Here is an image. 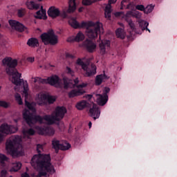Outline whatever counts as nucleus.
I'll return each instance as SVG.
<instances>
[{"mask_svg":"<svg viewBox=\"0 0 177 177\" xmlns=\"http://www.w3.org/2000/svg\"><path fill=\"white\" fill-rule=\"evenodd\" d=\"M3 66H6V71L8 75L12 76V82L17 86H20L23 84L24 96L25 97V106L28 110H24L23 111V117L28 125L31 127L32 124H42L44 121L48 122V124H55L56 121H62V118H64V115L67 113V109L64 106H57L55 111L51 115H46L44 117L39 115H34L37 113L35 109V103H30L27 100L28 97V83L27 81L24 82V80L21 78V73H19L16 69L17 67L18 61L16 59H12L10 57H6L2 60Z\"/></svg>","mask_w":177,"mask_h":177,"instance_id":"1","label":"nucleus"},{"mask_svg":"<svg viewBox=\"0 0 177 177\" xmlns=\"http://www.w3.org/2000/svg\"><path fill=\"white\" fill-rule=\"evenodd\" d=\"M51 158L49 156H35L31 160L30 164L35 169L39 171L37 177L52 176L56 172L55 166L50 162Z\"/></svg>","mask_w":177,"mask_h":177,"instance_id":"2","label":"nucleus"},{"mask_svg":"<svg viewBox=\"0 0 177 177\" xmlns=\"http://www.w3.org/2000/svg\"><path fill=\"white\" fill-rule=\"evenodd\" d=\"M82 27L86 28V35H87L90 39H95V38H97V35H99V34L102 35V34L104 32L103 24L99 21L95 23L92 21H82Z\"/></svg>","mask_w":177,"mask_h":177,"instance_id":"3","label":"nucleus"},{"mask_svg":"<svg viewBox=\"0 0 177 177\" xmlns=\"http://www.w3.org/2000/svg\"><path fill=\"white\" fill-rule=\"evenodd\" d=\"M19 147H21V136H20L10 137L6 143V149L12 157L20 156L18 150Z\"/></svg>","mask_w":177,"mask_h":177,"instance_id":"4","label":"nucleus"},{"mask_svg":"<svg viewBox=\"0 0 177 177\" xmlns=\"http://www.w3.org/2000/svg\"><path fill=\"white\" fill-rule=\"evenodd\" d=\"M34 80L35 84H49L52 86H55V88H62L63 85V80L56 75H53L47 79H42L39 77H32Z\"/></svg>","mask_w":177,"mask_h":177,"instance_id":"5","label":"nucleus"},{"mask_svg":"<svg viewBox=\"0 0 177 177\" xmlns=\"http://www.w3.org/2000/svg\"><path fill=\"white\" fill-rule=\"evenodd\" d=\"M89 62H91V59H88L87 64H85L80 58L77 59L76 62V64L78 66H81L82 68L85 71V77H92V75L96 74V66L93 64L89 65Z\"/></svg>","mask_w":177,"mask_h":177,"instance_id":"6","label":"nucleus"},{"mask_svg":"<svg viewBox=\"0 0 177 177\" xmlns=\"http://www.w3.org/2000/svg\"><path fill=\"white\" fill-rule=\"evenodd\" d=\"M40 38L44 45L55 46L59 42V37L53 32H44L40 35Z\"/></svg>","mask_w":177,"mask_h":177,"instance_id":"7","label":"nucleus"},{"mask_svg":"<svg viewBox=\"0 0 177 177\" xmlns=\"http://www.w3.org/2000/svg\"><path fill=\"white\" fill-rule=\"evenodd\" d=\"M36 101L39 106H46V104H53L56 102V97L55 96L39 93L37 95Z\"/></svg>","mask_w":177,"mask_h":177,"instance_id":"8","label":"nucleus"},{"mask_svg":"<svg viewBox=\"0 0 177 177\" xmlns=\"http://www.w3.org/2000/svg\"><path fill=\"white\" fill-rule=\"evenodd\" d=\"M110 93V88L104 87L102 91V94H98L97 99V103L99 106H104L107 102H109V95L107 93Z\"/></svg>","mask_w":177,"mask_h":177,"instance_id":"9","label":"nucleus"},{"mask_svg":"<svg viewBox=\"0 0 177 177\" xmlns=\"http://www.w3.org/2000/svg\"><path fill=\"white\" fill-rule=\"evenodd\" d=\"M47 13L50 17H52V19H56V17H59V16L60 17H63V19H66V17H67L66 12H60L59 8L54 6L50 7Z\"/></svg>","mask_w":177,"mask_h":177,"instance_id":"10","label":"nucleus"},{"mask_svg":"<svg viewBox=\"0 0 177 177\" xmlns=\"http://www.w3.org/2000/svg\"><path fill=\"white\" fill-rule=\"evenodd\" d=\"M36 131L39 135H44L45 136H53L55 135V129L52 127H35Z\"/></svg>","mask_w":177,"mask_h":177,"instance_id":"11","label":"nucleus"},{"mask_svg":"<svg viewBox=\"0 0 177 177\" xmlns=\"http://www.w3.org/2000/svg\"><path fill=\"white\" fill-rule=\"evenodd\" d=\"M0 132H1V133H6V135L16 133V132H17V127L8 124H3L0 127Z\"/></svg>","mask_w":177,"mask_h":177,"instance_id":"12","label":"nucleus"},{"mask_svg":"<svg viewBox=\"0 0 177 177\" xmlns=\"http://www.w3.org/2000/svg\"><path fill=\"white\" fill-rule=\"evenodd\" d=\"M8 23L12 30H16V31H19V32H23V31L27 28L24 25H23V24L16 20L10 19Z\"/></svg>","mask_w":177,"mask_h":177,"instance_id":"13","label":"nucleus"},{"mask_svg":"<svg viewBox=\"0 0 177 177\" xmlns=\"http://www.w3.org/2000/svg\"><path fill=\"white\" fill-rule=\"evenodd\" d=\"M64 82V89H68V88H75L77 86L76 85H78L80 84V80L78 77L74 80V83H73V80L68 79V77H64L63 78Z\"/></svg>","mask_w":177,"mask_h":177,"instance_id":"14","label":"nucleus"},{"mask_svg":"<svg viewBox=\"0 0 177 177\" xmlns=\"http://www.w3.org/2000/svg\"><path fill=\"white\" fill-rule=\"evenodd\" d=\"M88 114L93 120H97L100 117V109L96 104H93L92 107L90 108Z\"/></svg>","mask_w":177,"mask_h":177,"instance_id":"15","label":"nucleus"},{"mask_svg":"<svg viewBox=\"0 0 177 177\" xmlns=\"http://www.w3.org/2000/svg\"><path fill=\"white\" fill-rule=\"evenodd\" d=\"M82 46L84 48H86V50L89 52L90 53H92L95 52L96 49V44H95L91 40H89V39H86L83 43Z\"/></svg>","mask_w":177,"mask_h":177,"instance_id":"16","label":"nucleus"},{"mask_svg":"<svg viewBox=\"0 0 177 177\" xmlns=\"http://www.w3.org/2000/svg\"><path fill=\"white\" fill-rule=\"evenodd\" d=\"M100 46V52L101 55H104L106 53V50L110 48V41L109 40H102L99 44Z\"/></svg>","mask_w":177,"mask_h":177,"instance_id":"17","label":"nucleus"},{"mask_svg":"<svg viewBox=\"0 0 177 177\" xmlns=\"http://www.w3.org/2000/svg\"><path fill=\"white\" fill-rule=\"evenodd\" d=\"M115 2H117V0H109V3L104 10L106 19H111V4L115 3Z\"/></svg>","mask_w":177,"mask_h":177,"instance_id":"18","label":"nucleus"},{"mask_svg":"<svg viewBox=\"0 0 177 177\" xmlns=\"http://www.w3.org/2000/svg\"><path fill=\"white\" fill-rule=\"evenodd\" d=\"M85 91L84 89H73L71 91L68 95V97H75L76 96H81L82 95H84Z\"/></svg>","mask_w":177,"mask_h":177,"instance_id":"19","label":"nucleus"},{"mask_svg":"<svg viewBox=\"0 0 177 177\" xmlns=\"http://www.w3.org/2000/svg\"><path fill=\"white\" fill-rule=\"evenodd\" d=\"M27 45L30 48H38V46H39V41H38V39L35 37H31L28 39Z\"/></svg>","mask_w":177,"mask_h":177,"instance_id":"20","label":"nucleus"},{"mask_svg":"<svg viewBox=\"0 0 177 177\" xmlns=\"http://www.w3.org/2000/svg\"><path fill=\"white\" fill-rule=\"evenodd\" d=\"M75 107L77 109V110H84V109L89 107V102H88L86 100H82L77 102Z\"/></svg>","mask_w":177,"mask_h":177,"instance_id":"21","label":"nucleus"},{"mask_svg":"<svg viewBox=\"0 0 177 177\" xmlns=\"http://www.w3.org/2000/svg\"><path fill=\"white\" fill-rule=\"evenodd\" d=\"M22 133L24 135V138H27V139H30V136H32L35 135V130L33 129H23Z\"/></svg>","mask_w":177,"mask_h":177,"instance_id":"22","label":"nucleus"},{"mask_svg":"<svg viewBox=\"0 0 177 177\" xmlns=\"http://www.w3.org/2000/svg\"><path fill=\"white\" fill-rule=\"evenodd\" d=\"M139 23V26H140V28H141V31H140V32H141L142 34V31H145V30H146L147 31H149V32H150V30L148 29L147 27H149V22L145 21V20H139L138 21Z\"/></svg>","mask_w":177,"mask_h":177,"instance_id":"23","label":"nucleus"},{"mask_svg":"<svg viewBox=\"0 0 177 177\" xmlns=\"http://www.w3.org/2000/svg\"><path fill=\"white\" fill-rule=\"evenodd\" d=\"M105 80H109V77L107 75H106V74L97 75L95 77V85H101L102 82H103V81Z\"/></svg>","mask_w":177,"mask_h":177,"instance_id":"24","label":"nucleus"},{"mask_svg":"<svg viewBox=\"0 0 177 177\" xmlns=\"http://www.w3.org/2000/svg\"><path fill=\"white\" fill-rule=\"evenodd\" d=\"M52 146L53 149L55 150V152L58 153L59 150H60L62 143H60V141L57 138H53L52 140Z\"/></svg>","mask_w":177,"mask_h":177,"instance_id":"25","label":"nucleus"},{"mask_svg":"<svg viewBox=\"0 0 177 177\" xmlns=\"http://www.w3.org/2000/svg\"><path fill=\"white\" fill-rule=\"evenodd\" d=\"M68 9L67 10L68 13H73L77 9V5L75 4V0H69L68 1Z\"/></svg>","mask_w":177,"mask_h":177,"instance_id":"26","label":"nucleus"},{"mask_svg":"<svg viewBox=\"0 0 177 177\" xmlns=\"http://www.w3.org/2000/svg\"><path fill=\"white\" fill-rule=\"evenodd\" d=\"M70 26L73 28H84V26H82V22L81 24L78 23L75 19H71L68 21Z\"/></svg>","mask_w":177,"mask_h":177,"instance_id":"27","label":"nucleus"},{"mask_svg":"<svg viewBox=\"0 0 177 177\" xmlns=\"http://www.w3.org/2000/svg\"><path fill=\"white\" fill-rule=\"evenodd\" d=\"M26 6L28 8V9H35V10H37V9H39V4L38 3H35L34 1H27L26 2Z\"/></svg>","mask_w":177,"mask_h":177,"instance_id":"28","label":"nucleus"},{"mask_svg":"<svg viewBox=\"0 0 177 177\" xmlns=\"http://www.w3.org/2000/svg\"><path fill=\"white\" fill-rule=\"evenodd\" d=\"M37 151L38 154H36L35 156H39V157H42L44 156H48L50 158V155H49V154H41V153H42V151H44V146L42 145L38 144L37 145ZM34 156L32 158H32H34Z\"/></svg>","mask_w":177,"mask_h":177,"instance_id":"29","label":"nucleus"},{"mask_svg":"<svg viewBox=\"0 0 177 177\" xmlns=\"http://www.w3.org/2000/svg\"><path fill=\"white\" fill-rule=\"evenodd\" d=\"M115 32L118 38H120L121 39H124V38H125V31H124V28H118Z\"/></svg>","mask_w":177,"mask_h":177,"instance_id":"30","label":"nucleus"},{"mask_svg":"<svg viewBox=\"0 0 177 177\" xmlns=\"http://www.w3.org/2000/svg\"><path fill=\"white\" fill-rule=\"evenodd\" d=\"M21 168V162H17L13 163L12 167L10 169V172H17Z\"/></svg>","mask_w":177,"mask_h":177,"instance_id":"31","label":"nucleus"},{"mask_svg":"<svg viewBox=\"0 0 177 177\" xmlns=\"http://www.w3.org/2000/svg\"><path fill=\"white\" fill-rule=\"evenodd\" d=\"M46 17V12L42 10H39L36 12L35 17L36 19H45Z\"/></svg>","mask_w":177,"mask_h":177,"instance_id":"32","label":"nucleus"},{"mask_svg":"<svg viewBox=\"0 0 177 177\" xmlns=\"http://www.w3.org/2000/svg\"><path fill=\"white\" fill-rule=\"evenodd\" d=\"M126 21H127L129 26L131 28L133 32H134L136 34H142V32H138V30L135 28V24L131 19H127Z\"/></svg>","mask_w":177,"mask_h":177,"instance_id":"33","label":"nucleus"},{"mask_svg":"<svg viewBox=\"0 0 177 177\" xmlns=\"http://www.w3.org/2000/svg\"><path fill=\"white\" fill-rule=\"evenodd\" d=\"M75 42H81V41H84L85 39V35L82 32H79L76 36H75Z\"/></svg>","mask_w":177,"mask_h":177,"instance_id":"34","label":"nucleus"},{"mask_svg":"<svg viewBox=\"0 0 177 177\" xmlns=\"http://www.w3.org/2000/svg\"><path fill=\"white\" fill-rule=\"evenodd\" d=\"M155 6H156L153 4L148 5L147 7H145L144 13H145L146 15H149V13H151V12L154 10Z\"/></svg>","mask_w":177,"mask_h":177,"instance_id":"35","label":"nucleus"},{"mask_svg":"<svg viewBox=\"0 0 177 177\" xmlns=\"http://www.w3.org/2000/svg\"><path fill=\"white\" fill-rule=\"evenodd\" d=\"M71 147V145H70V143L65 141L61 143V147L59 150L66 151V150H68Z\"/></svg>","mask_w":177,"mask_h":177,"instance_id":"36","label":"nucleus"},{"mask_svg":"<svg viewBox=\"0 0 177 177\" xmlns=\"http://www.w3.org/2000/svg\"><path fill=\"white\" fill-rule=\"evenodd\" d=\"M126 9H129L130 10H136V4L135 2H129L126 7Z\"/></svg>","mask_w":177,"mask_h":177,"instance_id":"37","label":"nucleus"},{"mask_svg":"<svg viewBox=\"0 0 177 177\" xmlns=\"http://www.w3.org/2000/svg\"><path fill=\"white\" fill-rule=\"evenodd\" d=\"M5 161H8V157L2 153H0V164H1L3 167H5Z\"/></svg>","mask_w":177,"mask_h":177,"instance_id":"38","label":"nucleus"},{"mask_svg":"<svg viewBox=\"0 0 177 177\" xmlns=\"http://www.w3.org/2000/svg\"><path fill=\"white\" fill-rule=\"evenodd\" d=\"M15 100L17 102L18 104L21 106L23 104V100H21V95L19 93H16L15 95Z\"/></svg>","mask_w":177,"mask_h":177,"instance_id":"39","label":"nucleus"},{"mask_svg":"<svg viewBox=\"0 0 177 177\" xmlns=\"http://www.w3.org/2000/svg\"><path fill=\"white\" fill-rule=\"evenodd\" d=\"M26 15V9L20 8L17 10V16L18 17H23Z\"/></svg>","mask_w":177,"mask_h":177,"instance_id":"40","label":"nucleus"},{"mask_svg":"<svg viewBox=\"0 0 177 177\" xmlns=\"http://www.w3.org/2000/svg\"><path fill=\"white\" fill-rule=\"evenodd\" d=\"M133 17H135V19H137L138 20H140V19H142V12L135 10Z\"/></svg>","mask_w":177,"mask_h":177,"instance_id":"41","label":"nucleus"},{"mask_svg":"<svg viewBox=\"0 0 177 177\" xmlns=\"http://www.w3.org/2000/svg\"><path fill=\"white\" fill-rule=\"evenodd\" d=\"M135 13V10L128 11L125 15V20H128V17H133Z\"/></svg>","mask_w":177,"mask_h":177,"instance_id":"42","label":"nucleus"},{"mask_svg":"<svg viewBox=\"0 0 177 177\" xmlns=\"http://www.w3.org/2000/svg\"><path fill=\"white\" fill-rule=\"evenodd\" d=\"M129 2V0H122L121 2V9H127V5H128Z\"/></svg>","mask_w":177,"mask_h":177,"instance_id":"43","label":"nucleus"},{"mask_svg":"<svg viewBox=\"0 0 177 177\" xmlns=\"http://www.w3.org/2000/svg\"><path fill=\"white\" fill-rule=\"evenodd\" d=\"M10 104L9 103L5 102V101H0V106L4 107V109H8L9 107Z\"/></svg>","mask_w":177,"mask_h":177,"instance_id":"44","label":"nucleus"},{"mask_svg":"<svg viewBox=\"0 0 177 177\" xmlns=\"http://www.w3.org/2000/svg\"><path fill=\"white\" fill-rule=\"evenodd\" d=\"M66 73L71 77H74V71H73L70 67L66 66Z\"/></svg>","mask_w":177,"mask_h":177,"instance_id":"45","label":"nucleus"},{"mask_svg":"<svg viewBox=\"0 0 177 177\" xmlns=\"http://www.w3.org/2000/svg\"><path fill=\"white\" fill-rule=\"evenodd\" d=\"M136 9L137 10H140L141 12H145V6H143V5H137V6H136Z\"/></svg>","mask_w":177,"mask_h":177,"instance_id":"46","label":"nucleus"},{"mask_svg":"<svg viewBox=\"0 0 177 177\" xmlns=\"http://www.w3.org/2000/svg\"><path fill=\"white\" fill-rule=\"evenodd\" d=\"M88 86V84L86 83H82L81 84L76 85V88L77 89H82V88H86Z\"/></svg>","mask_w":177,"mask_h":177,"instance_id":"47","label":"nucleus"},{"mask_svg":"<svg viewBox=\"0 0 177 177\" xmlns=\"http://www.w3.org/2000/svg\"><path fill=\"white\" fill-rule=\"evenodd\" d=\"M82 3L83 5H85L86 6L88 5H92V3H93V1L91 0H83Z\"/></svg>","mask_w":177,"mask_h":177,"instance_id":"48","label":"nucleus"},{"mask_svg":"<svg viewBox=\"0 0 177 177\" xmlns=\"http://www.w3.org/2000/svg\"><path fill=\"white\" fill-rule=\"evenodd\" d=\"M6 175H8V171L6 169H3L1 171V177H6Z\"/></svg>","mask_w":177,"mask_h":177,"instance_id":"49","label":"nucleus"},{"mask_svg":"<svg viewBox=\"0 0 177 177\" xmlns=\"http://www.w3.org/2000/svg\"><path fill=\"white\" fill-rule=\"evenodd\" d=\"M68 42H75V36L69 37L67 39Z\"/></svg>","mask_w":177,"mask_h":177,"instance_id":"50","label":"nucleus"},{"mask_svg":"<svg viewBox=\"0 0 177 177\" xmlns=\"http://www.w3.org/2000/svg\"><path fill=\"white\" fill-rule=\"evenodd\" d=\"M35 59V58L32 57H30L27 59L28 62H29L30 63H32L34 62V60Z\"/></svg>","mask_w":177,"mask_h":177,"instance_id":"51","label":"nucleus"},{"mask_svg":"<svg viewBox=\"0 0 177 177\" xmlns=\"http://www.w3.org/2000/svg\"><path fill=\"white\" fill-rule=\"evenodd\" d=\"M66 57L70 58V59H74V57H75L74 55H73L70 53H66Z\"/></svg>","mask_w":177,"mask_h":177,"instance_id":"52","label":"nucleus"},{"mask_svg":"<svg viewBox=\"0 0 177 177\" xmlns=\"http://www.w3.org/2000/svg\"><path fill=\"white\" fill-rule=\"evenodd\" d=\"M21 177H30V175H28V174H27V172H25L21 174Z\"/></svg>","mask_w":177,"mask_h":177,"instance_id":"53","label":"nucleus"},{"mask_svg":"<svg viewBox=\"0 0 177 177\" xmlns=\"http://www.w3.org/2000/svg\"><path fill=\"white\" fill-rule=\"evenodd\" d=\"M86 99H88V100H91V99H92V95H87L86 96Z\"/></svg>","mask_w":177,"mask_h":177,"instance_id":"54","label":"nucleus"},{"mask_svg":"<svg viewBox=\"0 0 177 177\" xmlns=\"http://www.w3.org/2000/svg\"><path fill=\"white\" fill-rule=\"evenodd\" d=\"M121 15V12H115V16L116 17H118L119 16H120Z\"/></svg>","mask_w":177,"mask_h":177,"instance_id":"55","label":"nucleus"},{"mask_svg":"<svg viewBox=\"0 0 177 177\" xmlns=\"http://www.w3.org/2000/svg\"><path fill=\"white\" fill-rule=\"evenodd\" d=\"M82 10H84V7H80L78 10L80 12H82Z\"/></svg>","mask_w":177,"mask_h":177,"instance_id":"56","label":"nucleus"},{"mask_svg":"<svg viewBox=\"0 0 177 177\" xmlns=\"http://www.w3.org/2000/svg\"><path fill=\"white\" fill-rule=\"evenodd\" d=\"M2 140H3V137H2V136L0 134V143L2 142Z\"/></svg>","mask_w":177,"mask_h":177,"instance_id":"57","label":"nucleus"},{"mask_svg":"<svg viewBox=\"0 0 177 177\" xmlns=\"http://www.w3.org/2000/svg\"><path fill=\"white\" fill-rule=\"evenodd\" d=\"M88 127L89 128H92V122H89Z\"/></svg>","mask_w":177,"mask_h":177,"instance_id":"58","label":"nucleus"},{"mask_svg":"<svg viewBox=\"0 0 177 177\" xmlns=\"http://www.w3.org/2000/svg\"><path fill=\"white\" fill-rule=\"evenodd\" d=\"M120 26L122 27V26H124V24H120Z\"/></svg>","mask_w":177,"mask_h":177,"instance_id":"59","label":"nucleus"},{"mask_svg":"<svg viewBox=\"0 0 177 177\" xmlns=\"http://www.w3.org/2000/svg\"><path fill=\"white\" fill-rule=\"evenodd\" d=\"M39 1V2H41L42 0H38Z\"/></svg>","mask_w":177,"mask_h":177,"instance_id":"60","label":"nucleus"},{"mask_svg":"<svg viewBox=\"0 0 177 177\" xmlns=\"http://www.w3.org/2000/svg\"><path fill=\"white\" fill-rule=\"evenodd\" d=\"M1 25L0 24V28H1Z\"/></svg>","mask_w":177,"mask_h":177,"instance_id":"61","label":"nucleus"},{"mask_svg":"<svg viewBox=\"0 0 177 177\" xmlns=\"http://www.w3.org/2000/svg\"><path fill=\"white\" fill-rule=\"evenodd\" d=\"M0 89H1V87H0Z\"/></svg>","mask_w":177,"mask_h":177,"instance_id":"62","label":"nucleus"}]
</instances>
